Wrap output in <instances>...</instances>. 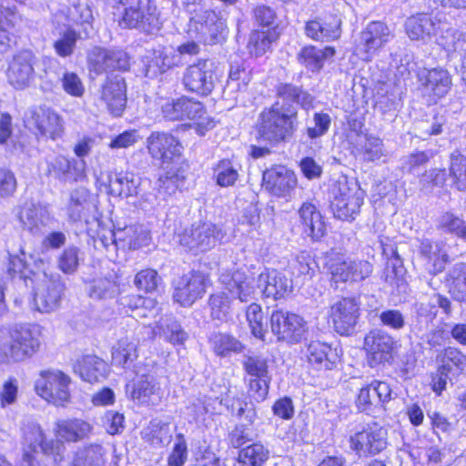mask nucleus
<instances>
[{"mask_svg": "<svg viewBox=\"0 0 466 466\" xmlns=\"http://www.w3.org/2000/svg\"><path fill=\"white\" fill-rule=\"evenodd\" d=\"M153 336L158 335L170 343L183 344L187 339V333L181 328L179 323L172 316H164L152 329Z\"/></svg>", "mask_w": 466, "mask_h": 466, "instance_id": "ea45409f", "label": "nucleus"}, {"mask_svg": "<svg viewBox=\"0 0 466 466\" xmlns=\"http://www.w3.org/2000/svg\"><path fill=\"white\" fill-rule=\"evenodd\" d=\"M64 286L58 279H50L43 275L36 282L34 294V305L40 312L49 313L56 310L60 303Z\"/></svg>", "mask_w": 466, "mask_h": 466, "instance_id": "dca6fc26", "label": "nucleus"}, {"mask_svg": "<svg viewBox=\"0 0 466 466\" xmlns=\"http://www.w3.org/2000/svg\"><path fill=\"white\" fill-rule=\"evenodd\" d=\"M37 57L31 50H22L15 55L5 71L7 83L15 90L31 86L36 76L35 66Z\"/></svg>", "mask_w": 466, "mask_h": 466, "instance_id": "0eeeda50", "label": "nucleus"}, {"mask_svg": "<svg viewBox=\"0 0 466 466\" xmlns=\"http://www.w3.org/2000/svg\"><path fill=\"white\" fill-rule=\"evenodd\" d=\"M137 357V347L128 339H122L112 349V362L116 366L127 368Z\"/></svg>", "mask_w": 466, "mask_h": 466, "instance_id": "603ef678", "label": "nucleus"}, {"mask_svg": "<svg viewBox=\"0 0 466 466\" xmlns=\"http://www.w3.org/2000/svg\"><path fill=\"white\" fill-rule=\"evenodd\" d=\"M91 425L82 420H61L56 423V436L66 441H78L91 432Z\"/></svg>", "mask_w": 466, "mask_h": 466, "instance_id": "58836bf2", "label": "nucleus"}, {"mask_svg": "<svg viewBox=\"0 0 466 466\" xmlns=\"http://www.w3.org/2000/svg\"><path fill=\"white\" fill-rule=\"evenodd\" d=\"M231 301L225 291L209 297L210 316L213 319L226 321L230 313Z\"/></svg>", "mask_w": 466, "mask_h": 466, "instance_id": "13d9d810", "label": "nucleus"}, {"mask_svg": "<svg viewBox=\"0 0 466 466\" xmlns=\"http://www.w3.org/2000/svg\"><path fill=\"white\" fill-rule=\"evenodd\" d=\"M184 186V177L177 171L169 170L157 180V198L166 201Z\"/></svg>", "mask_w": 466, "mask_h": 466, "instance_id": "de8ad7c7", "label": "nucleus"}, {"mask_svg": "<svg viewBox=\"0 0 466 466\" xmlns=\"http://www.w3.org/2000/svg\"><path fill=\"white\" fill-rule=\"evenodd\" d=\"M217 183L221 187H230L238 178V171L233 163L228 159L221 160L215 168Z\"/></svg>", "mask_w": 466, "mask_h": 466, "instance_id": "338daca9", "label": "nucleus"}, {"mask_svg": "<svg viewBox=\"0 0 466 466\" xmlns=\"http://www.w3.org/2000/svg\"><path fill=\"white\" fill-rule=\"evenodd\" d=\"M217 80L213 62L208 59H199L185 69L182 84L188 92L207 96L213 91Z\"/></svg>", "mask_w": 466, "mask_h": 466, "instance_id": "423d86ee", "label": "nucleus"}, {"mask_svg": "<svg viewBox=\"0 0 466 466\" xmlns=\"http://www.w3.org/2000/svg\"><path fill=\"white\" fill-rule=\"evenodd\" d=\"M390 385L384 381L374 380L360 389L356 406L360 411L375 415L384 410V404L390 400Z\"/></svg>", "mask_w": 466, "mask_h": 466, "instance_id": "ddd939ff", "label": "nucleus"}, {"mask_svg": "<svg viewBox=\"0 0 466 466\" xmlns=\"http://www.w3.org/2000/svg\"><path fill=\"white\" fill-rule=\"evenodd\" d=\"M419 79L426 91L437 98L444 96L451 86V75L443 68L424 69Z\"/></svg>", "mask_w": 466, "mask_h": 466, "instance_id": "7c9ffc66", "label": "nucleus"}, {"mask_svg": "<svg viewBox=\"0 0 466 466\" xmlns=\"http://www.w3.org/2000/svg\"><path fill=\"white\" fill-rule=\"evenodd\" d=\"M205 277L199 272H190L175 283L174 299L181 306H190L205 292Z\"/></svg>", "mask_w": 466, "mask_h": 466, "instance_id": "a211bd4d", "label": "nucleus"}, {"mask_svg": "<svg viewBox=\"0 0 466 466\" xmlns=\"http://www.w3.org/2000/svg\"><path fill=\"white\" fill-rule=\"evenodd\" d=\"M40 335V329L36 325H15L11 329L7 343L12 362L32 357L39 350Z\"/></svg>", "mask_w": 466, "mask_h": 466, "instance_id": "39448f33", "label": "nucleus"}, {"mask_svg": "<svg viewBox=\"0 0 466 466\" xmlns=\"http://www.w3.org/2000/svg\"><path fill=\"white\" fill-rule=\"evenodd\" d=\"M108 183L111 193L127 198L137 194L138 178L132 173L119 172L110 176Z\"/></svg>", "mask_w": 466, "mask_h": 466, "instance_id": "a18cd8bd", "label": "nucleus"}, {"mask_svg": "<svg viewBox=\"0 0 466 466\" xmlns=\"http://www.w3.org/2000/svg\"><path fill=\"white\" fill-rule=\"evenodd\" d=\"M228 410L247 425H252L257 420V411L251 402L240 400H234L231 404L226 403Z\"/></svg>", "mask_w": 466, "mask_h": 466, "instance_id": "69168bd1", "label": "nucleus"}, {"mask_svg": "<svg viewBox=\"0 0 466 466\" xmlns=\"http://www.w3.org/2000/svg\"><path fill=\"white\" fill-rule=\"evenodd\" d=\"M329 317L337 333L351 334L360 318L359 300L356 298L339 299L330 305Z\"/></svg>", "mask_w": 466, "mask_h": 466, "instance_id": "9d476101", "label": "nucleus"}, {"mask_svg": "<svg viewBox=\"0 0 466 466\" xmlns=\"http://www.w3.org/2000/svg\"><path fill=\"white\" fill-rule=\"evenodd\" d=\"M417 248L424 260L426 269L431 274L436 275L444 270L449 261V255L442 242L421 238L419 240Z\"/></svg>", "mask_w": 466, "mask_h": 466, "instance_id": "b1692460", "label": "nucleus"}, {"mask_svg": "<svg viewBox=\"0 0 466 466\" xmlns=\"http://www.w3.org/2000/svg\"><path fill=\"white\" fill-rule=\"evenodd\" d=\"M277 96L285 104L296 103L302 108L309 110L313 106V96L301 87L292 84H279L277 87Z\"/></svg>", "mask_w": 466, "mask_h": 466, "instance_id": "79ce46f5", "label": "nucleus"}, {"mask_svg": "<svg viewBox=\"0 0 466 466\" xmlns=\"http://www.w3.org/2000/svg\"><path fill=\"white\" fill-rule=\"evenodd\" d=\"M451 289L456 299L466 302V262L457 263L450 272Z\"/></svg>", "mask_w": 466, "mask_h": 466, "instance_id": "052dcab7", "label": "nucleus"}, {"mask_svg": "<svg viewBox=\"0 0 466 466\" xmlns=\"http://www.w3.org/2000/svg\"><path fill=\"white\" fill-rule=\"evenodd\" d=\"M262 187L274 197H290L297 187V177L285 166H274L263 172Z\"/></svg>", "mask_w": 466, "mask_h": 466, "instance_id": "f8f14e48", "label": "nucleus"}, {"mask_svg": "<svg viewBox=\"0 0 466 466\" xmlns=\"http://www.w3.org/2000/svg\"><path fill=\"white\" fill-rule=\"evenodd\" d=\"M103 448L100 445L86 448L74 461V466H103Z\"/></svg>", "mask_w": 466, "mask_h": 466, "instance_id": "774afa93", "label": "nucleus"}, {"mask_svg": "<svg viewBox=\"0 0 466 466\" xmlns=\"http://www.w3.org/2000/svg\"><path fill=\"white\" fill-rule=\"evenodd\" d=\"M78 38L79 34L76 30L72 28L66 29L53 43L56 54L60 57H67L73 55Z\"/></svg>", "mask_w": 466, "mask_h": 466, "instance_id": "bf43d9fd", "label": "nucleus"}, {"mask_svg": "<svg viewBox=\"0 0 466 466\" xmlns=\"http://www.w3.org/2000/svg\"><path fill=\"white\" fill-rule=\"evenodd\" d=\"M308 363L317 370H331L339 361L337 349L320 340L309 341L304 352Z\"/></svg>", "mask_w": 466, "mask_h": 466, "instance_id": "412c9836", "label": "nucleus"}, {"mask_svg": "<svg viewBox=\"0 0 466 466\" xmlns=\"http://www.w3.org/2000/svg\"><path fill=\"white\" fill-rule=\"evenodd\" d=\"M25 125L30 129H35L40 135L56 139L63 134L61 117L47 108H32L25 115Z\"/></svg>", "mask_w": 466, "mask_h": 466, "instance_id": "4468645a", "label": "nucleus"}, {"mask_svg": "<svg viewBox=\"0 0 466 466\" xmlns=\"http://www.w3.org/2000/svg\"><path fill=\"white\" fill-rule=\"evenodd\" d=\"M268 458V451L260 443L243 448L238 453L241 466H261Z\"/></svg>", "mask_w": 466, "mask_h": 466, "instance_id": "5fc2aeb1", "label": "nucleus"}, {"mask_svg": "<svg viewBox=\"0 0 466 466\" xmlns=\"http://www.w3.org/2000/svg\"><path fill=\"white\" fill-rule=\"evenodd\" d=\"M394 339L387 332L373 329L366 335L364 346L371 366L388 362L392 358Z\"/></svg>", "mask_w": 466, "mask_h": 466, "instance_id": "aec40b11", "label": "nucleus"}, {"mask_svg": "<svg viewBox=\"0 0 466 466\" xmlns=\"http://www.w3.org/2000/svg\"><path fill=\"white\" fill-rule=\"evenodd\" d=\"M393 36L392 31L385 23L380 21L369 23L360 36L359 48L365 53L364 59L370 60Z\"/></svg>", "mask_w": 466, "mask_h": 466, "instance_id": "2eb2a0df", "label": "nucleus"}, {"mask_svg": "<svg viewBox=\"0 0 466 466\" xmlns=\"http://www.w3.org/2000/svg\"><path fill=\"white\" fill-rule=\"evenodd\" d=\"M45 434L38 424H30L25 430V441L22 465L39 466V448L45 441Z\"/></svg>", "mask_w": 466, "mask_h": 466, "instance_id": "e433bc0d", "label": "nucleus"}, {"mask_svg": "<svg viewBox=\"0 0 466 466\" xmlns=\"http://www.w3.org/2000/svg\"><path fill=\"white\" fill-rule=\"evenodd\" d=\"M299 217L303 231L312 239L322 238L326 231L325 223L319 211L310 202H304L299 208Z\"/></svg>", "mask_w": 466, "mask_h": 466, "instance_id": "473e14b6", "label": "nucleus"}, {"mask_svg": "<svg viewBox=\"0 0 466 466\" xmlns=\"http://www.w3.org/2000/svg\"><path fill=\"white\" fill-rule=\"evenodd\" d=\"M126 83L119 75L107 76L101 86L100 99L114 116H120L127 104Z\"/></svg>", "mask_w": 466, "mask_h": 466, "instance_id": "f3484780", "label": "nucleus"}, {"mask_svg": "<svg viewBox=\"0 0 466 466\" xmlns=\"http://www.w3.org/2000/svg\"><path fill=\"white\" fill-rule=\"evenodd\" d=\"M147 147L153 158L168 162L181 154L182 146L171 134L152 132L147 138Z\"/></svg>", "mask_w": 466, "mask_h": 466, "instance_id": "4be33fe9", "label": "nucleus"}, {"mask_svg": "<svg viewBox=\"0 0 466 466\" xmlns=\"http://www.w3.org/2000/svg\"><path fill=\"white\" fill-rule=\"evenodd\" d=\"M251 78V71L244 64H231L224 96L237 100L240 94L247 91Z\"/></svg>", "mask_w": 466, "mask_h": 466, "instance_id": "72a5a7b5", "label": "nucleus"}, {"mask_svg": "<svg viewBox=\"0 0 466 466\" xmlns=\"http://www.w3.org/2000/svg\"><path fill=\"white\" fill-rule=\"evenodd\" d=\"M183 63L179 54L176 50L170 48H160L154 50L153 56L149 63V67H157L159 72L163 73L167 70L178 66Z\"/></svg>", "mask_w": 466, "mask_h": 466, "instance_id": "864d4df0", "label": "nucleus"}, {"mask_svg": "<svg viewBox=\"0 0 466 466\" xmlns=\"http://www.w3.org/2000/svg\"><path fill=\"white\" fill-rule=\"evenodd\" d=\"M441 371L455 376L466 370V356L455 348L449 347L444 350Z\"/></svg>", "mask_w": 466, "mask_h": 466, "instance_id": "3c124183", "label": "nucleus"}, {"mask_svg": "<svg viewBox=\"0 0 466 466\" xmlns=\"http://www.w3.org/2000/svg\"><path fill=\"white\" fill-rule=\"evenodd\" d=\"M113 241L122 242L123 246H128L129 248L137 249L147 244L149 233L142 226L130 225L123 229L118 228L113 232Z\"/></svg>", "mask_w": 466, "mask_h": 466, "instance_id": "a19ab883", "label": "nucleus"}, {"mask_svg": "<svg viewBox=\"0 0 466 466\" xmlns=\"http://www.w3.org/2000/svg\"><path fill=\"white\" fill-rule=\"evenodd\" d=\"M112 59L117 62V66H124L126 65V52L120 49L94 47L88 54L89 70L96 75L109 73V62Z\"/></svg>", "mask_w": 466, "mask_h": 466, "instance_id": "2f4dec72", "label": "nucleus"}, {"mask_svg": "<svg viewBox=\"0 0 466 466\" xmlns=\"http://www.w3.org/2000/svg\"><path fill=\"white\" fill-rule=\"evenodd\" d=\"M223 29L224 23L210 10L199 9L189 18L188 30L195 32L199 40H213Z\"/></svg>", "mask_w": 466, "mask_h": 466, "instance_id": "393cba45", "label": "nucleus"}, {"mask_svg": "<svg viewBox=\"0 0 466 466\" xmlns=\"http://www.w3.org/2000/svg\"><path fill=\"white\" fill-rule=\"evenodd\" d=\"M219 282L233 299L242 302L252 299L258 289L254 285V279L241 270L221 273Z\"/></svg>", "mask_w": 466, "mask_h": 466, "instance_id": "6ab92c4d", "label": "nucleus"}, {"mask_svg": "<svg viewBox=\"0 0 466 466\" xmlns=\"http://www.w3.org/2000/svg\"><path fill=\"white\" fill-rule=\"evenodd\" d=\"M449 176L454 188L466 191V153L456 150L451 154Z\"/></svg>", "mask_w": 466, "mask_h": 466, "instance_id": "49530a36", "label": "nucleus"}, {"mask_svg": "<svg viewBox=\"0 0 466 466\" xmlns=\"http://www.w3.org/2000/svg\"><path fill=\"white\" fill-rule=\"evenodd\" d=\"M430 15L420 14L410 16L405 23L406 33L410 40L429 42L439 31L438 24Z\"/></svg>", "mask_w": 466, "mask_h": 466, "instance_id": "c756f323", "label": "nucleus"}, {"mask_svg": "<svg viewBox=\"0 0 466 466\" xmlns=\"http://www.w3.org/2000/svg\"><path fill=\"white\" fill-rule=\"evenodd\" d=\"M332 194L330 208L334 216L342 220L352 218L363 203L364 192L356 181L345 177L338 179Z\"/></svg>", "mask_w": 466, "mask_h": 466, "instance_id": "7ed1b4c3", "label": "nucleus"}, {"mask_svg": "<svg viewBox=\"0 0 466 466\" xmlns=\"http://www.w3.org/2000/svg\"><path fill=\"white\" fill-rule=\"evenodd\" d=\"M340 19L336 17L332 22L325 24L317 19L309 20L305 25V35L314 41H334L340 37Z\"/></svg>", "mask_w": 466, "mask_h": 466, "instance_id": "4c0bfd02", "label": "nucleus"}, {"mask_svg": "<svg viewBox=\"0 0 466 466\" xmlns=\"http://www.w3.org/2000/svg\"><path fill=\"white\" fill-rule=\"evenodd\" d=\"M220 238V231L211 223L192 225L179 235V244L192 252L206 251L215 247Z\"/></svg>", "mask_w": 466, "mask_h": 466, "instance_id": "9b49d317", "label": "nucleus"}, {"mask_svg": "<svg viewBox=\"0 0 466 466\" xmlns=\"http://www.w3.org/2000/svg\"><path fill=\"white\" fill-rule=\"evenodd\" d=\"M255 128L258 139L276 146L290 138L297 130L298 111L278 100L259 113Z\"/></svg>", "mask_w": 466, "mask_h": 466, "instance_id": "f257e3e1", "label": "nucleus"}, {"mask_svg": "<svg viewBox=\"0 0 466 466\" xmlns=\"http://www.w3.org/2000/svg\"><path fill=\"white\" fill-rule=\"evenodd\" d=\"M334 55L335 49L333 47L327 46L319 49L313 46H307L300 50L298 58L309 70L319 72L323 67L325 60Z\"/></svg>", "mask_w": 466, "mask_h": 466, "instance_id": "37998d69", "label": "nucleus"}, {"mask_svg": "<svg viewBox=\"0 0 466 466\" xmlns=\"http://www.w3.org/2000/svg\"><path fill=\"white\" fill-rule=\"evenodd\" d=\"M86 161L57 156L47 163V173L63 182H76L85 177Z\"/></svg>", "mask_w": 466, "mask_h": 466, "instance_id": "5701e85b", "label": "nucleus"}, {"mask_svg": "<svg viewBox=\"0 0 466 466\" xmlns=\"http://www.w3.org/2000/svg\"><path fill=\"white\" fill-rule=\"evenodd\" d=\"M258 289L267 298L278 299L291 291V280L276 269H265L258 277Z\"/></svg>", "mask_w": 466, "mask_h": 466, "instance_id": "a878e982", "label": "nucleus"}, {"mask_svg": "<svg viewBox=\"0 0 466 466\" xmlns=\"http://www.w3.org/2000/svg\"><path fill=\"white\" fill-rule=\"evenodd\" d=\"M83 260L80 249L76 246H68L58 256L57 268L65 274H74Z\"/></svg>", "mask_w": 466, "mask_h": 466, "instance_id": "4d7b16f0", "label": "nucleus"}, {"mask_svg": "<svg viewBox=\"0 0 466 466\" xmlns=\"http://www.w3.org/2000/svg\"><path fill=\"white\" fill-rule=\"evenodd\" d=\"M211 342L214 352L220 357H228L232 353L238 354L244 350L243 344L238 339L226 333L215 334Z\"/></svg>", "mask_w": 466, "mask_h": 466, "instance_id": "8fccbe9b", "label": "nucleus"}, {"mask_svg": "<svg viewBox=\"0 0 466 466\" xmlns=\"http://www.w3.org/2000/svg\"><path fill=\"white\" fill-rule=\"evenodd\" d=\"M388 431L377 422L367 424L350 437L351 450L360 455H375L388 445Z\"/></svg>", "mask_w": 466, "mask_h": 466, "instance_id": "1a4fd4ad", "label": "nucleus"}, {"mask_svg": "<svg viewBox=\"0 0 466 466\" xmlns=\"http://www.w3.org/2000/svg\"><path fill=\"white\" fill-rule=\"evenodd\" d=\"M17 217L24 229L33 235L40 234L50 220L47 207L41 203H25Z\"/></svg>", "mask_w": 466, "mask_h": 466, "instance_id": "cd10ccee", "label": "nucleus"}, {"mask_svg": "<svg viewBox=\"0 0 466 466\" xmlns=\"http://www.w3.org/2000/svg\"><path fill=\"white\" fill-rule=\"evenodd\" d=\"M71 379L59 370H42L35 382L36 393L56 406L64 405L70 398Z\"/></svg>", "mask_w": 466, "mask_h": 466, "instance_id": "20e7f679", "label": "nucleus"}, {"mask_svg": "<svg viewBox=\"0 0 466 466\" xmlns=\"http://www.w3.org/2000/svg\"><path fill=\"white\" fill-rule=\"evenodd\" d=\"M427 309L424 304L418 308V316L414 330L420 333V338L431 347L441 346L445 341L444 329L440 326L432 324L436 317V311L426 314Z\"/></svg>", "mask_w": 466, "mask_h": 466, "instance_id": "c85d7f7f", "label": "nucleus"}, {"mask_svg": "<svg viewBox=\"0 0 466 466\" xmlns=\"http://www.w3.org/2000/svg\"><path fill=\"white\" fill-rule=\"evenodd\" d=\"M275 32L270 30H254L248 37L247 49L253 56H261L269 50L271 44L276 41Z\"/></svg>", "mask_w": 466, "mask_h": 466, "instance_id": "09e8293b", "label": "nucleus"}, {"mask_svg": "<svg viewBox=\"0 0 466 466\" xmlns=\"http://www.w3.org/2000/svg\"><path fill=\"white\" fill-rule=\"evenodd\" d=\"M123 9L120 25L152 32L160 28L159 12L150 0H118Z\"/></svg>", "mask_w": 466, "mask_h": 466, "instance_id": "f03ea898", "label": "nucleus"}, {"mask_svg": "<svg viewBox=\"0 0 466 466\" xmlns=\"http://www.w3.org/2000/svg\"><path fill=\"white\" fill-rule=\"evenodd\" d=\"M130 397L138 404H158L162 398V391L157 378L153 374L137 375Z\"/></svg>", "mask_w": 466, "mask_h": 466, "instance_id": "bb28decb", "label": "nucleus"}, {"mask_svg": "<svg viewBox=\"0 0 466 466\" xmlns=\"http://www.w3.org/2000/svg\"><path fill=\"white\" fill-rule=\"evenodd\" d=\"M270 325L278 339L289 343L301 341L308 331V324L301 316L283 310L272 312Z\"/></svg>", "mask_w": 466, "mask_h": 466, "instance_id": "6e6552de", "label": "nucleus"}, {"mask_svg": "<svg viewBox=\"0 0 466 466\" xmlns=\"http://www.w3.org/2000/svg\"><path fill=\"white\" fill-rule=\"evenodd\" d=\"M439 227L445 232L454 234L466 241V222L455 214L443 213L439 218Z\"/></svg>", "mask_w": 466, "mask_h": 466, "instance_id": "680f3d73", "label": "nucleus"}, {"mask_svg": "<svg viewBox=\"0 0 466 466\" xmlns=\"http://www.w3.org/2000/svg\"><path fill=\"white\" fill-rule=\"evenodd\" d=\"M439 31L441 32L437 42L448 52H463L466 48V36L464 33L456 28L450 27L447 23L438 24Z\"/></svg>", "mask_w": 466, "mask_h": 466, "instance_id": "c03bdc74", "label": "nucleus"}, {"mask_svg": "<svg viewBox=\"0 0 466 466\" xmlns=\"http://www.w3.org/2000/svg\"><path fill=\"white\" fill-rule=\"evenodd\" d=\"M88 293L93 299H110L118 293V286L109 278H96L90 282Z\"/></svg>", "mask_w": 466, "mask_h": 466, "instance_id": "6e6d98bb", "label": "nucleus"}, {"mask_svg": "<svg viewBox=\"0 0 466 466\" xmlns=\"http://www.w3.org/2000/svg\"><path fill=\"white\" fill-rule=\"evenodd\" d=\"M252 334L260 339H264L267 331V324L264 322L261 307L257 303L250 304L246 312Z\"/></svg>", "mask_w": 466, "mask_h": 466, "instance_id": "e2e57ef3", "label": "nucleus"}, {"mask_svg": "<svg viewBox=\"0 0 466 466\" xmlns=\"http://www.w3.org/2000/svg\"><path fill=\"white\" fill-rule=\"evenodd\" d=\"M243 367L250 378L270 377L267 360L260 355H248L243 360Z\"/></svg>", "mask_w": 466, "mask_h": 466, "instance_id": "0e129e2a", "label": "nucleus"}, {"mask_svg": "<svg viewBox=\"0 0 466 466\" xmlns=\"http://www.w3.org/2000/svg\"><path fill=\"white\" fill-rule=\"evenodd\" d=\"M74 370L83 380L94 383L106 377L108 367L100 358L87 355L77 360L74 365Z\"/></svg>", "mask_w": 466, "mask_h": 466, "instance_id": "f704fd0d", "label": "nucleus"}, {"mask_svg": "<svg viewBox=\"0 0 466 466\" xmlns=\"http://www.w3.org/2000/svg\"><path fill=\"white\" fill-rule=\"evenodd\" d=\"M91 204V193L86 187H77L72 189L66 206L67 219L71 222L80 221Z\"/></svg>", "mask_w": 466, "mask_h": 466, "instance_id": "c9c22d12", "label": "nucleus"}]
</instances>
